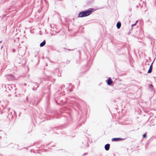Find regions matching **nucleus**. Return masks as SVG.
I'll return each mask as SVG.
<instances>
[{"instance_id":"3","label":"nucleus","mask_w":156,"mask_h":156,"mask_svg":"<svg viewBox=\"0 0 156 156\" xmlns=\"http://www.w3.org/2000/svg\"><path fill=\"white\" fill-rule=\"evenodd\" d=\"M123 140V139L121 138H113L112 139V141H117L119 140Z\"/></svg>"},{"instance_id":"2","label":"nucleus","mask_w":156,"mask_h":156,"mask_svg":"<svg viewBox=\"0 0 156 156\" xmlns=\"http://www.w3.org/2000/svg\"><path fill=\"white\" fill-rule=\"evenodd\" d=\"M112 83V81L111 78H109L107 81V83L108 85H111Z\"/></svg>"},{"instance_id":"4","label":"nucleus","mask_w":156,"mask_h":156,"mask_svg":"<svg viewBox=\"0 0 156 156\" xmlns=\"http://www.w3.org/2000/svg\"><path fill=\"white\" fill-rule=\"evenodd\" d=\"M152 65H153V63H152L151 65L150 66L149 69L148 71V73H150L151 72L152 70Z\"/></svg>"},{"instance_id":"7","label":"nucleus","mask_w":156,"mask_h":156,"mask_svg":"<svg viewBox=\"0 0 156 156\" xmlns=\"http://www.w3.org/2000/svg\"><path fill=\"white\" fill-rule=\"evenodd\" d=\"M46 44V41L44 40L40 44V46L41 47L44 46Z\"/></svg>"},{"instance_id":"10","label":"nucleus","mask_w":156,"mask_h":156,"mask_svg":"<svg viewBox=\"0 0 156 156\" xmlns=\"http://www.w3.org/2000/svg\"><path fill=\"white\" fill-rule=\"evenodd\" d=\"M12 51H13V52H15V49H13L12 50Z\"/></svg>"},{"instance_id":"8","label":"nucleus","mask_w":156,"mask_h":156,"mask_svg":"<svg viewBox=\"0 0 156 156\" xmlns=\"http://www.w3.org/2000/svg\"><path fill=\"white\" fill-rule=\"evenodd\" d=\"M143 137L144 138H146V134H144L143 135Z\"/></svg>"},{"instance_id":"5","label":"nucleus","mask_w":156,"mask_h":156,"mask_svg":"<svg viewBox=\"0 0 156 156\" xmlns=\"http://www.w3.org/2000/svg\"><path fill=\"white\" fill-rule=\"evenodd\" d=\"M110 147V144H107L105 145V148L106 150L108 151L109 150Z\"/></svg>"},{"instance_id":"9","label":"nucleus","mask_w":156,"mask_h":156,"mask_svg":"<svg viewBox=\"0 0 156 156\" xmlns=\"http://www.w3.org/2000/svg\"><path fill=\"white\" fill-rule=\"evenodd\" d=\"M137 22H138V21H137L135 23V24H133V25H132V26H135V25H136V23H137Z\"/></svg>"},{"instance_id":"6","label":"nucleus","mask_w":156,"mask_h":156,"mask_svg":"<svg viewBox=\"0 0 156 156\" xmlns=\"http://www.w3.org/2000/svg\"><path fill=\"white\" fill-rule=\"evenodd\" d=\"M121 26V23L120 22H118L116 24V27L118 29H119Z\"/></svg>"},{"instance_id":"1","label":"nucleus","mask_w":156,"mask_h":156,"mask_svg":"<svg viewBox=\"0 0 156 156\" xmlns=\"http://www.w3.org/2000/svg\"><path fill=\"white\" fill-rule=\"evenodd\" d=\"M93 10V9L90 8L87 11L81 12L79 14L78 17H83L88 16L91 14Z\"/></svg>"}]
</instances>
